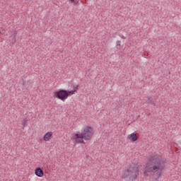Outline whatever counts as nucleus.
Returning <instances> with one entry per match:
<instances>
[{
    "label": "nucleus",
    "instance_id": "1a4fd4ad",
    "mask_svg": "<svg viewBox=\"0 0 181 181\" xmlns=\"http://www.w3.org/2000/svg\"><path fill=\"white\" fill-rule=\"evenodd\" d=\"M75 93H77V90L76 89L74 90L67 91L68 97L69 95H73V94H74Z\"/></svg>",
    "mask_w": 181,
    "mask_h": 181
},
{
    "label": "nucleus",
    "instance_id": "6e6552de",
    "mask_svg": "<svg viewBox=\"0 0 181 181\" xmlns=\"http://www.w3.org/2000/svg\"><path fill=\"white\" fill-rule=\"evenodd\" d=\"M116 47L117 50H120V49H122V45H121V41H117Z\"/></svg>",
    "mask_w": 181,
    "mask_h": 181
},
{
    "label": "nucleus",
    "instance_id": "ddd939ff",
    "mask_svg": "<svg viewBox=\"0 0 181 181\" xmlns=\"http://www.w3.org/2000/svg\"><path fill=\"white\" fill-rule=\"evenodd\" d=\"M76 88V90H78V86H77Z\"/></svg>",
    "mask_w": 181,
    "mask_h": 181
},
{
    "label": "nucleus",
    "instance_id": "f8f14e48",
    "mask_svg": "<svg viewBox=\"0 0 181 181\" xmlns=\"http://www.w3.org/2000/svg\"><path fill=\"white\" fill-rule=\"evenodd\" d=\"M70 2H74L75 0H69Z\"/></svg>",
    "mask_w": 181,
    "mask_h": 181
},
{
    "label": "nucleus",
    "instance_id": "20e7f679",
    "mask_svg": "<svg viewBox=\"0 0 181 181\" xmlns=\"http://www.w3.org/2000/svg\"><path fill=\"white\" fill-rule=\"evenodd\" d=\"M54 97L62 100V101H64L69 97V94L66 90H59L55 92Z\"/></svg>",
    "mask_w": 181,
    "mask_h": 181
},
{
    "label": "nucleus",
    "instance_id": "423d86ee",
    "mask_svg": "<svg viewBox=\"0 0 181 181\" xmlns=\"http://www.w3.org/2000/svg\"><path fill=\"white\" fill-rule=\"evenodd\" d=\"M127 138L130 139L132 142H136V141H138V136L135 134V133H132V134H129Z\"/></svg>",
    "mask_w": 181,
    "mask_h": 181
},
{
    "label": "nucleus",
    "instance_id": "f03ea898",
    "mask_svg": "<svg viewBox=\"0 0 181 181\" xmlns=\"http://www.w3.org/2000/svg\"><path fill=\"white\" fill-rule=\"evenodd\" d=\"M94 135V131L93 130V127L86 126L83 131H82L81 134H76L72 139L74 144H83L85 141H90L93 136Z\"/></svg>",
    "mask_w": 181,
    "mask_h": 181
},
{
    "label": "nucleus",
    "instance_id": "f257e3e1",
    "mask_svg": "<svg viewBox=\"0 0 181 181\" xmlns=\"http://www.w3.org/2000/svg\"><path fill=\"white\" fill-rule=\"evenodd\" d=\"M163 170H165V161L162 159V156L156 154L148 159L144 175L145 176H149V173H153V175H156V179H159L160 176H162Z\"/></svg>",
    "mask_w": 181,
    "mask_h": 181
},
{
    "label": "nucleus",
    "instance_id": "0eeeda50",
    "mask_svg": "<svg viewBox=\"0 0 181 181\" xmlns=\"http://www.w3.org/2000/svg\"><path fill=\"white\" fill-rule=\"evenodd\" d=\"M53 136V133L52 132H48L44 135V141H50L52 139V136Z\"/></svg>",
    "mask_w": 181,
    "mask_h": 181
},
{
    "label": "nucleus",
    "instance_id": "9d476101",
    "mask_svg": "<svg viewBox=\"0 0 181 181\" xmlns=\"http://www.w3.org/2000/svg\"><path fill=\"white\" fill-rule=\"evenodd\" d=\"M27 122H28V120H27L26 119H23V120L22 121V125H23V127H25Z\"/></svg>",
    "mask_w": 181,
    "mask_h": 181
},
{
    "label": "nucleus",
    "instance_id": "39448f33",
    "mask_svg": "<svg viewBox=\"0 0 181 181\" xmlns=\"http://www.w3.org/2000/svg\"><path fill=\"white\" fill-rule=\"evenodd\" d=\"M35 174L36 176H38V177H43L45 173L43 172V170L40 168H37L35 170Z\"/></svg>",
    "mask_w": 181,
    "mask_h": 181
},
{
    "label": "nucleus",
    "instance_id": "9b49d317",
    "mask_svg": "<svg viewBox=\"0 0 181 181\" xmlns=\"http://www.w3.org/2000/svg\"><path fill=\"white\" fill-rule=\"evenodd\" d=\"M152 98H148V100H146L147 104H151L152 103Z\"/></svg>",
    "mask_w": 181,
    "mask_h": 181
},
{
    "label": "nucleus",
    "instance_id": "7ed1b4c3",
    "mask_svg": "<svg viewBox=\"0 0 181 181\" xmlns=\"http://www.w3.org/2000/svg\"><path fill=\"white\" fill-rule=\"evenodd\" d=\"M139 175V170L136 167H130L126 173L122 175L123 179L129 177L130 180H136Z\"/></svg>",
    "mask_w": 181,
    "mask_h": 181
},
{
    "label": "nucleus",
    "instance_id": "4468645a",
    "mask_svg": "<svg viewBox=\"0 0 181 181\" xmlns=\"http://www.w3.org/2000/svg\"><path fill=\"white\" fill-rule=\"evenodd\" d=\"M0 34H1V30H0Z\"/></svg>",
    "mask_w": 181,
    "mask_h": 181
}]
</instances>
